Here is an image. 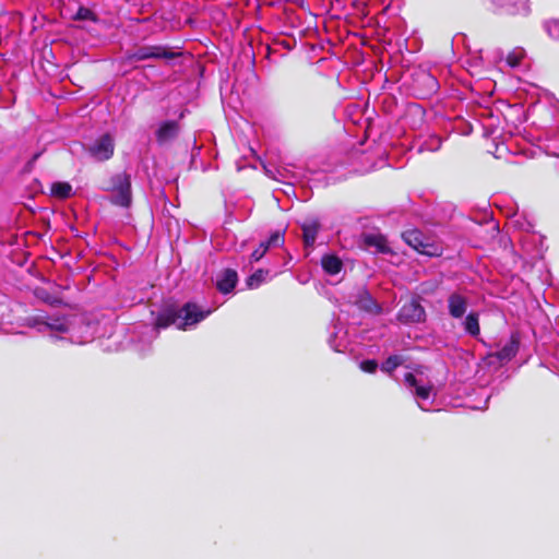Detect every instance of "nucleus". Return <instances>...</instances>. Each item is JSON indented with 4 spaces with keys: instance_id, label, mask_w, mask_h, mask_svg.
<instances>
[{
    "instance_id": "20",
    "label": "nucleus",
    "mask_w": 559,
    "mask_h": 559,
    "mask_svg": "<svg viewBox=\"0 0 559 559\" xmlns=\"http://www.w3.org/2000/svg\"><path fill=\"white\" fill-rule=\"evenodd\" d=\"M404 362V359L400 355H392L389 356L385 361L382 364L381 369L384 372L391 373L393 372L397 367H400Z\"/></svg>"
},
{
    "instance_id": "12",
    "label": "nucleus",
    "mask_w": 559,
    "mask_h": 559,
    "mask_svg": "<svg viewBox=\"0 0 559 559\" xmlns=\"http://www.w3.org/2000/svg\"><path fill=\"white\" fill-rule=\"evenodd\" d=\"M238 282V274L233 269L223 271L222 276L216 282V288L222 294H229L234 290Z\"/></svg>"
},
{
    "instance_id": "13",
    "label": "nucleus",
    "mask_w": 559,
    "mask_h": 559,
    "mask_svg": "<svg viewBox=\"0 0 559 559\" xmlns=\"http://www.w3.org/2000/svg\"><path fill=\"white\" fill-rule=\"evenodd\" d=\"M356 305L360 310L369 313L379 314L382 311L381 306L371 297L367 290H362L359 294Z\"/></svg>"
},
{
    "instance_id": "29",
    "label": "nucleus",
    "mask_w": 559,
    "mask_h": 559,
    "mask_svg": "<svg viewBox=\"0 0 559 559\" xmlns=\"http://www.w3.org/2000/svg\"><path fill=\"white\" fill-rule=\"evenodd\" d=\"M300 8H304L305 7V2L304 0H299L298 2H296Z\"/></svg>"
},
{
    "instance_id": "14",
    "label": "nucleus",
    "mask_w": 559,
    "mask_h": 559,
    "mask_svg": "<svg viewBox=\"0 0 559 559\" xmlns=\"http://www.w3.org/2000/svg\"><path fill=\"white\" fill-rule=\"evenodd\" d=\"M302 239L306 247H312L316 242L318 231L320 229V223L318 219H312L309 223L301 225Z\"/></svg>"
},
{
    "instance_id": "7",
    "label": "nucleus",
    "mask_w": 559,
    "mask_h": 559,
    "mask_svg": "<svg viewBox=\"0 0 559 559\" xmlns=\"http://www.w3.org/2000/svg\"><path fill=\"white\" fill-rule=\"evenodd\" d=\"M426 312L424 307L417 300L406 301L400 309L397 318L401 322H420L425 319Z\"/></svg>"
},
{
    "instance_id": "10",
    "label": "nucleus",
    "mask_w": 559,
    "mask_h": 559,
    "mask_svg": "<svg viewBox=\"0 0 559 559\" xmlns=\"http://www.w3.org/2000/svg\"><path fill=\"white\" fill-rule=\"evenodd\" d=\"M467 306V298L459 293H452L448 297L449 314L454 319H461L465 314Z\"/></svg>"
},
{
    "instance_id": "17",
    "label": "nucleus",
    "mask_w": 559,
    "mask_h": 559,
    "mask_svg": "<svg viewBox=\"0 0 559 559\" xmlns=\"http://www.w3.org/2000/svg\"><path fill=\"white\" fill-rule=\"evenodd\" d=\"M50 194L60 200L69 199L72 195V186L69 182L56 181L50 187Z\"/></svg>"
},
{
    "instance_id": "24",
    "label": "nucleus",
    "mask_w": 559,
    "mask_h": 559,
    "mask_svg": "<svg viewBox=\"0 0 559 559\" xmlns=\"http://www.w3.org/2000/svg\"><path fill=\"white\" fill-rule=\"evenodd\" d=\"M378 362L374 359H366L360 362V369L367 373L376 372Z\"/></svg>"
},
{
    "instance_id": "3",
    "label": "nucleus",
    "mask_w": 559,
    "mask_h": 559,
    "mask_svg": "<svg viewBox=\"0 0 559 559\" xmlns=\"http://www.w3.org/2000/svg\"><path fill=\"white\" fill-rule=\"evenodd\" d=\"M106 191L115 194L110 198V203L120 207L128 209L132 203L131 175L127 171L114 175L106 187Z\"/></svg>"
},
{
    "instance_id": "8",
    "label": "nucleus",
    "mask_w": 559,
    "mask_h": 559,
    "mask_svg": "<svg viewBox=\"0 0 559 559\" xmlns=\"http://www.w3.org/2000/svg\"><path fill=\"white\" fill-rule=\"evenodd\" d=\"M284 231L276 230L269 237L267 240L260 242L259 247L254 249L250 255L251 261H260L271 247H281L284 245Z\"/></svg>"
},
{
    "instance_id": "1",
    "label": "nucleus",
    "mask_w": 559,
    "mask_h": 559,
    "mask_svg": "<svg viewBox=\"0 0 559 559\" xmlns=\"http://www.w3.org/2000/svg\"><path fill=\"white\" fill-rule=\"evenodd\" d=\"M211 311H203L197 304L187 302L181 309L175 305L164 307L156 316L155 329H166L176 325L179 330H186L189 325H194L204 320Z\"/></svg>"
},
{
    "instance_id": "9",
    "label": "nucleus",
    "mask_w": 559,
    "mask_h": 559,
    "mask_svg": "<svg viewBox=\"0 0 559 559\" xmlns=\"http://www.w3.org/2000/svg\"><path fill=\"white\" fill-rule=\"evenodd\" d=\"M180 126L175 120H167L159 124L158 129L155 132L156 141L159 145H164L179 134Z\"/></svg>"
},
{
    "instance_id": "15",
    "label": "nucleus",
    "mask_w": 559,
    "mask_h": 559,
    "mask_svg": "<svg viewBox=\"0 0 559 559\" xmlns=\"http://www.w3.org/2000/svg\"><path fill=\"white\" fill-rule=\"evenodd\" d=\"M322 269L330 275L338 274L343 269L342 260L335 254H326L321 259Z\"/></svg>"
},
{
    "instance_id": "21",
    "label": "nucleus",
    "mask_w": 559,
    "mask_h": 559,
    "mask_svg": "<svg viewBox=\"0 0 559 559\" xmlns=\"http://www.w3.org/2000/svg\"><path fill=\"white\" fill-rule=\"evenodd\" d=\"M73 20L75 21H97L96 14L88 8L80 7L76 11L75 15L73 16Z\"/></svg>"
},
{
    "instance_id": "28",
    "label": "nucleus",
    "mask_w": 559,
    "mask_h": 559,
    "mask_svg": "<svg viewBox=\"0 0 559 559\" xmlns=\"http://www.w3.org/2000/svg\"><path fill=\"white\" fill-rule=\"evenodd\" d=\"M43 152H37L35 153L32 158L29 159V162L27 163V166L28 167H32L36 162L37 159L41 156Z\"/></svg>"
},
{
    "instance_id": "25",
    "label": "nucleus",
    "mask_w": 559,
    "mask_h": 559,
    "mask_svg": "<svg viewBox=\"0 0 559 559\" xmlns=\"http://www.w3.org/2000/svg\"><path fill=\"white\" fill-rule=\"evenodd\" d=\"M431 390H432L431 385H426V386L419 385L416 388L415 394L417 397H419L421 400H427L430 396Z\"/></svg>"
},
{
    "instance_id": "2",
    "label": "nucleus",
    "mask_w": 559,
    "mask_h": 559,
    "mask_svg": "<svg viewBox=\"0 0 559 559\" xmlns=\"http://www.w3.org/2000/svg\"><path fill=\"white\" fill-rule=\"evenodd\" d=\"M181 56V52L174 51L170 47L164 45H144L135 48L132 51L126 52L121 62L123 64H131L138 61L147 59H166L171 60Z\"/></svg>"
},
{
    "instance_id": "16",
    "label": "nucleus",
    "mask_w": 559,
    "mask_h": 559,
    "mask_svg": "<svg viewBox=\"0 0 559 559\" xmlns=\"http://www.w3.org/2000/svg\"><path fill=\"white\" fill-rule=\"evenodd\" d=\"M364 242L368 247H374L378 252L385 253L390 251L388 247V241L385 237L382 235H365Z\"/></svg>"
},
{
    "instance_id": "6",
    "label": "nucleus",
    "mask_w": 559,
    "mask_h": 559,
    "mask_svg": "<svg viewBox=\"0 0 559 559\" xmlns=\"http://www.w3.org/2000/svg\"><path fill=\"white\" fill-rule=\"evenodd\" d=\"M402 237L404 241L417 252L429 257L439 255L438 248L432 243L425 242L423 234L419 230H406L402 234Z\"/></svg>"
},
{
    "instance_id": "26",
    "label": "nucleus",
    "mask_w": 559,
    "mask_h": 559,
    "mask_svg": "<svg viewBox=\"0 0 559 559\" xmlns=\"http://www.w3.org/2000/svg\"><path fill=\"white\" fill-rule=\"evenodd\" d=\"M45 324L50 330L56 331V332L66 333L68 331V325L60 320H56L53 323H45Z\"/></svg>"
},
{
    "instance_id": "11",
    "label": "nucleus",
    "mask_w": 559,
    "mask_h": 559,
    "mask_svg": "<svg viewBox=\"0 0 559 559\" xmlns=\"http://www.w3.org/2000/svg\"><path fill=\"white\" fill-rule=\"evenodd\" d=\"M520 347V336L518 333H513L510 336V340L493 354V356L501 362L510 361L519 352Z\"/></svg>"
},
{
    "instance_id": "4",
    "label": "nucleus",
    "mask_w": 559,
    "mask_h": 559,
    "mask_svg": "<svg viewBox=\"0 0 559 559\" xmlns=\"http://www.w3.org/2000/svg\"><path fill=\"white\" fill-rule=\"evenodd\" d=\"M412 88L418 98H428L437 93L439 83L430 72L419 70L412 75Z\"/></svg>"
},
{
    "instance_id": "5",
    "label": "nucleus",
    "mask_w": 559,
    "mask_h": 559,
    "mask_svg": "<svg viewBox=\"0 0 559 559\" xmlns=\"http://www.w3.org/2000/svg\"><path fill=\"white\" fill-rule=\"evenodd\" d=\"M88 154L98 162H105L112 157L115 152L114 139L109 133L100 135L88 148Z\"/></svg>"
},
{
    "instance_id": "27",
    "label": "nucleus",
    "mask_w": 559,
    "mask_h": 559,
    "mask_svg": "<svg viewBox=\"0 0 559 559\" xmlns=\"http://www.w3.org/2000/svg\"><path fill=\"white\" fill-rule=\"evenodd\" d=\"M404 381L405 383L411 386V388H417L419 386L418 385V381H417V378L415 377L414 373L412 372H407L405 376H404Z\"/></svg>"
},
{
    "instance_id": "23",
    "label": "nucleus",
    "mask_w": 559,
    "mask_h": 559,
    "mask_svg": "<svg viewBox=\"0 0 559 559\" xmlns=\"http://www.w3.org/2000/svg\"><path fill=\"white\" fill-rule=\"evenodd\" d=\"M523 58V52L511 51L508 53L506 61L511 68H516L518 66H520Z\"/></svg>"
},
{
    "instance_id": "19",
    "label": "nucleus",
    "mask_w": 559,
    "mask_h": 559,
    "mask_svg": "<svg viewBox=\"0 0 559 559\" xmlns=\"http://www.w3.org/2000/svg\"><path fill=\"white\" fill-rule=\"evenodd\" d=\"M269 275V271L259 269L254 273H252L246 281L247 286L250 289L258 288L266 278Z\"/></svg>"
},
{
    "instance_id": "22",
    "label": "nucleus",
    "mask_w": 559,
    "mask_h": 559,
    "mask_svg": "<svg viewBox=\"0 0 559 559\" xmlns=\"http://www.w3.org/2000/svg\"><path fill=\"white\" fill-rule=\"evenodd\" d=\"M41 299H43V301H45L46 304H48L51 307H61L62 306V307L71 308V306L68 302H64L62 298L52 296L48 293H45L41 296Z\"/></svg>"
},
{
    "instance_id": "18",
    "label": "nucleus",
    "mask_w": 559,
    "mask_h": 559,
    "mask_svg": "<svg viewBox=\"0 0 559 559\" xmlns=\"http://www.w3.org/2000/svg\"><path fill=\"white\" fill-rule=\"evenodd\" d=\"M464 330L471 336H478L480 333L479 314L475 311L469 312L463 322Z\"/></svg>"
}]
</instances>
